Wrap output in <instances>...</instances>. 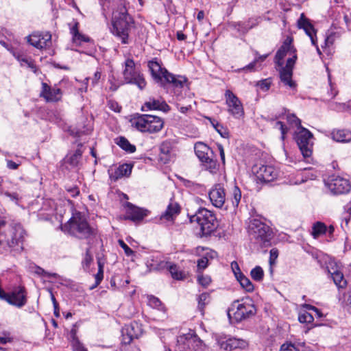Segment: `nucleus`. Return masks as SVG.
I'll list each match as a JSON object with an SVG mask.
<instances>
[{
  "mask_svg": "<svg viewBox=\"0 0 351 351\" xmlns=\"http://www.w3.org/2000/svg\"><path fill=\"white\" fill-rule=\"evenodd\" d=\"M4 220L0 219V247L5 252L20 253L23 250L25 230L20 224H16L7 232Z\"/></svg>",
  "mask_w": 351,
  "mask_h": 351,
  "instance_id": "f257e3e1",
  "label": "nucleus"
},
{
  "mask_svg": "<svg viewBox=\"0 0 351 351\" xmlns=\"http://www.w3.org/2000/svg\"><path fill=\"white\" fill-rule=\"evenodd\" d=\"M112 23V32L121 38L122 43L128 44L129 32L134 21L122 3L113 12Z\"/></svg>",
  "mask_w": 351,
  "mask_h": 351,
  "instance_id": "f03ea898",
  "label": "nucleus"
},
{
  "mask_svg": "<svg viewBox=\"0 0 351 351\" xmlns=\"http://www.w3.org/2000/svg\"><path fill=\"white\" fill-rule=\"evenodd\" d=\"M147 66L152 77L156 83H160L162 86H165V84H171L174 87L181 88L183 86L185 79L181 76L177 78L162 67L156 58L149 60Z\"/></svg>",
  "mask_w": 351,
  "mask_h": 351,
  "instance_id": "7ed1b4c3",
  "label": "nucleus"
},
{
  "mask_svg": "<svg viewBox=\"0 0 351 351\" xmlns=\"http://www.w3.org/2000/svg\"><path fill=\"white\" fill-rule=\"evenodd\" d=\"M62 230L80 239H88L95 234L94 229L80 213L71 218L67 223L62 226Z\"/></svg>",
  "mask_w": 351,
  "mask_h": 351,
  "instance_id": "20e7f679",
  "label": "nucleus"
},
{
  "mask_svg": "<svg viewBox=\"0 0 351 351\" xmlns=\"http://www.w3.org/2000/svg\"><path fill=\"white\" fill-rule=\"evenodd\" d=\"M191 223L196 222L203 236L210 235L218 226L215 215L205 208H199L194 215L189 217Z\"/></svg>",
  "mask_w": 351,
  "mask_h": 351,
  "instance_id": "39448f33",
  "label": "nucleus"
},
{
  "mask_svg": "<svg viewBox=\"0 0 351 351\" xmlns=\"http://www.w3.org/2000/svg\"><path fill=\"white\" fill-rule=\"evenodd\" d=\"M256 313V307L252 300H242V302L234 301L228 308V316L230 320L240 322Z\"/></svg>",
  "mask_w": 351,
  "mask_h": 351,
  "instance_id": "423d86ee",
  "label": "nucleus"
},
{
  "mask_svg": "<svg viewBox=\"0 0 351 351\" xmlns=\"http://www.w3.org/2000/svg\"><path fill=\"white\" fill-rule=\"evenodd\" d=\"M249 233L263 247L270 245L272 231L269 226L258 219H252L249 224Z\"/></svg>",
  "mask_w": 351,
  "mask_h": 351,
  "instance_id": "0eeeda50",
  "label": "nucleus"
},
{
  "mask_svg": "<svg viewBox=\"0 0 351 351\" xmlns=\"http://www.w3.org/2000/svg\"><path fill=\"white\" fill-rule=\"evenodd\" d=\"M194 150L204 169L211 173H215L218 170V165L214 158L213 151L202 142H197L194 145Z\"/></svg>",
  "mask_w": 351,
  "mask_h": 351,
  "instance_id": "6e6552de",
  "label": "nucleus"
},
{
  "mask_svg": "<svg viewBox=\"0 0 351 351\" xmlns=\"http://www.w3.org/2000/svg\"><path fill=\"white\" fill-rule=\"evenodd\" d=\"M124 64L123 75L125 82L136 85L139 90H143L145 88L147 82L143 74L136 68L134 61L131 58H128Z\"/></svg>",
  "mask_w": 351,
  "mask_h": 351,
  "instance_id": "1a4fd4ad",
  "label": "nucleus"
},
{
  "mask_svg": "<svg viewBox=\"0 0 351 351\" xmlns=\"http://www.w3.org/2000/svg\"><path fill=\"white\" fill-rule=\"evenodd\" d=\"M175 351H203V343L197 336H180Z\"/></svg>",
  "mask_w": 351,
  "mask_h": 351,
  "instance_id": "9d476101",
  "label": "nucleus"
},
{
  "mask_svg": "<svg viewBox=\"0 0 351 351\" xmlns=\"http://www.w3.org/2000/svg\"><path fill=\"white\" fill-rule=\"evenodd\" d=\"M312 137V133L303 127L295 134V141L304 158L309 157L311 155L312 143L311 141Z\"/></svg>",
  "mask_w": 351,
  "mask_h": 351,
  "instance_id": "9b49d317",
  "label": "nucleus"
},
{
  "mask_svg": "<svg viewBox=\"0 0 351 351\" xmlns=\"http://www.w3.org/2000/svg\"><path fill=\"white\" fill-rule=\"evenodd\" d=\"M225 97L228 112L236 119L243 117L244 110L239 99L230 90L226 91Z\"/></svg>",
  "mask_w": 351,
  "mask_h": 351,
  "instance_id": "f8f14e48",
  "label": "nucleus"
},
{
  "mask_svg": "<svg viewBox=\"0 0 351 351\" xmlns=\"http://www.w3.org/2000/svg\"><path fill=\"white\" fill-rule=\"evenodd\" d=\"M327 185L330 191L337 195L347 193L351 189L349 180L340 176H332Z\"/></svg>",
  "mask_w": 351,
  "mask_h": 351,
  "instance_id": "ddd939ff",
  "label": "nucleus"
},
{
  "mask_svg": "<svg viewBox=\"0 0 351 351\" xmlns=\"http://www.w3.org/2000/svg\"><path fill=\"white\" fill-rule=\"evenodd\" d=\"M217 341L220 348L224 351H232L237 348H243L247 345V343L243 339L228 338L225 336L218 337Z\"/></svg>",
  "mask_w": 351,
  "mask_h": 351,
  "instance_id": "4468645a",
  "label": "nucleus"
},
{
  "mask_svg": "<svg viewBox=\"0 0 351 351\" xmlns=\"http://www.w3.org/2000/svg\"><path fill=\"white\" fill-rule=\"evenodd\" d=\"M208 197L212 204L219 208L223 206L226 200L225 189L219 184H215L210 190Z\"/></svg>",
  "mask_w": 351,
  "mask_h": 351,
  "instance_id": "2eb2a0df",
  "label": "nucleus"
},
{
  "mask_svg": "<svg viewBox=\"0 0 351 351\" xmlns=\"http://www.w3.org/2000/svg\"><path fill=\"white\" fill-rule=\"evenodd\" d=\"M141 334V329L138 323L132 322L129 325H125L121 330L122 343L128 345L132 341L138 338Z\"/></svg>",
  "mask_w": 351,
  "mask_h": 351,
  "instance_id": "dca6fc26",
  "label": "nucleus"
},
{
  "mask_svg": "<svg viewBox=\"0 0 351 351\" xmlns=\"http://www.w3.org/2000/svg\"><path fill=\"white\" fill-rule=\"evenodd\" d=\"M125 219H130L132 221H139L147 216L149 211L146 209L136 206L130 202L125 203Z\"/></svg>",
  "mask_w": 351,
  "mask_h": 351,
  "instance_id": "f3484780",
  "label": "nucleus"
},
{
  "mask_svg": "<svg viewBox=\"0 0 351 351\" xmlns=\"http://www.w3.org/2000/svg\"><path fill=\"white\" fill-rule=\"evenodd\" d=\"M2 300L7 301L9 304L18 307L24 306L26 303V294L23 287H18L12 293H6Z\"/></svg>",
  "mask_w": 351,
  "mask_h": 351,
  "instance_id": "a211bd4d",
  "label": "nucleus"
},
{
  "mask_svg": "<svg viewBox=\"0 0 351 351\" xmlns=\"http://www.w3.org/2000/svg\"><path fill=\"white\" fill-rule=\"evenodd\" d=\"M256 175L258 180L264 182H269L278 176L279 171L271 165H261L256 170Z\"/></svg>",
  "mask_w": 351,
  "mask_h": 351,
  "instance_id": "6ab92c4d",
  "label": "nucleus"
},
{
  "mask_svg": "<svg viewBox=\"0 0 351 351\" xmlns=\"http://www.w3.org/2000/svg\"><path fill=\"white\" fill-rule=\"evenodd\" d=\"M173 143L171 141H163L160 145L159 160L163 164L169 162L173 158Z\"/></svg>",
  "mask_w": 351,
  "mask_h": 351,
  "instance_id": "aec40b11",
  "label": "nucleus"
},
{
  "mask_svg": "<svg viewBox=\"0 0 351 351\" xmlns=\"http://www.w3.org/2000/svg\"><path fill=\"white\" fill-rule=\"evenodd\" d=\"M295 52V49L291 45V40H286L276 52L275 62L277 66H282L283 65L282 60L287 53L291 55V53H294Z\"/></svg>",
  "mask_w": 351,
  "mask_h": 351,
  "instance_id": "412c9836",
  "label": "nucleus"
},
{
  "mask_svg": "<svg viewBox=\"0 0 351 351\" xmlns=\"http://www.w3.org/2000/svg\"><path fill=\"white\" fill-rule=\"evenodd\" d=\"M141 110L143 111L156 110L167 112L170 110V108L165 101L150 99L149 101L145 103Z\"/></svg>",
  "mask_w": 351,
  "mask_h": 351,
  "instance_id": "4be33fe9",
  "label": "nucleus"
},
{
  "mask_svg": "<svg viewBox=\"0 0 351 351\" xmlns=\"http://www.w3.org/2000/svg\"><path fill=\"white\" fill-rule=\"evenodd\" d=\"M149 114H136L132 119V125L141 132H148L147 120Z\"/></svg>",
  "mask_w": 351,
  "mask_h": 351,
  "instance_id": "5701e85b",
  "label": "nucleus"
},
{
  "mask_svg": "<svg viewBox=\"0 0 351 351\" xmlns=\"http://www.w3.org/2000/svg\"><path fill=\"white\" fill-rule=\"evenodd\" d=\"M180 212V205L175 202H171L168 205L165 212L161 215V219H166L167 221H173L176 217Z\"/></svg>",
  "mask_w": 351,
  "mask_h": 351,
  "instance_id": "b1692460",
  "label": "nucleus"
},
{
  "mask_svg": "<svg viewBox=\"0 0 351 351\" xmlns=\"http://www.w3.org/2000/svg\"><path fill=\"white\" fill-rule=\"evenodd\" d=\"M62 93L58 87H51L45 83V101L56 102L62 98Z\"/></svg>",
  "mask_w": 351,
  "mask_h": 351,
  "instance_id": "393cba45",
  "label": "nucleus"
},
{
  "mask_svg": "<svg viewBox=\"0 0 351 351\" xmlns=\"http://www.w3.org/2000/svg\"><path fill=\"white\" fill-rule=\"evenodd\" d=\"M147 120L149 133L158 132L163 128L164 121L159 117L149 114Z\"/></svg>",
  "mask_w": 351,
  "mask_h": 351,
  "instance_id": "a878e982",
  "label": "nucleus"
},
{
  "mask_svg": "<svg viewBox=\"0 0 351 351\" xmlns=\"http://www.w3.org/2000/svg\"><path fill=\"white\" fill-rule=\"evenodd\" d=\"M297 24L300 29H303L304 30L308 37L312 35H315V29L313 25L310 22V20L305 16L304 13L301 14L297 21Z\"/></svg>",
  "mask_w": 351,
  "mask_h": 351,
  "instance_id": "bb28decb",
  "label": "nucleus"
},
{
  "mask_svg": "<svg viewBox=\"0 0 351 351\" xmlns=\"http://www.w3.org/2000/svg\"><path fill=\"white\" fill-rule=\"evenodd\" d=\"M132 166L130 164L125 163L119 165L113 173L110 176V178L114 181L119 180L123 176H129L132 172Z\"/></svg>",
  "mask_w": 351,
  "mask_h": 351,
  "instance_id": "cd10ccee",
  "label": "nucleus"
},
{
  "mask_svg": "<svg viewBox=\"0 0 351 351\" xmlns=\"http://www.w3.org/2000/svg\"><path fill=\"white\" fill-rule=\"evenodd\" d=\"M331 136L333 140L340 143H348L351 141V132L348 130H335Z\"/></svg>",
  "mask_w": 351,
  "mask_h": 351,
  "instance_id": "c85d7f7f",
  "label": "nucleus"
},
{
  "mask_svg": "<svg viewBox=\"0 0 351 351\" xmlns=\"http://www.w3.org/2000/svg\"><path fill=\"white\" fill-rule=\"evenodd\" d=\"M293 71L281 68L280 69V78L281 82L285 86H288L292 89L296 87V84L292 80Z\"/></svg>",
  "mask_w": 351,
  "mask_h": 351,
  "instance_id": "c756f323",
  "label": "nucleus"
},
{
  "mask_svg": "<svg viewBox=\"0 0 351 351\" xmlns=\"http://www.w3.org/2000/svg\"><path fill=\"white\" fill-rule=\"evenodd\" d=\"M82 156V151L80 148L77 149L74 152L69 153L64 158V162L71 167H77L80 162Z\"/></svg>",
  "mask_w": 351,
  "mask_h": 351,
  "instance_id": "7c9ffc66",
  "label": "nucleus"
},
{
  "mask_svg": "<svg viewBox=\"0 0 351 351\" xmlns=\"http://www.w3.org/2000/svg\"><path fill=\"white\" fill-rule=\"evenodd\" d=\"M115 143L122 149L128 153H134L136 151V146L131 144L124 136H119L115 139Z\"/></svg>",
  "mask_w": 351,
  "mask_h": 351,
  "instance_id": "2f4dec72",
  "label": "nucleus"
},
{
  "mask_svg": "<svg viewBox=\"0 0 351 351\" xmlns=\"http://www.w3.org/2000/svg\"><path fill=\"white\" fill-rule=\"evenodd\" d=\"M234 275L239 282L241 287L248 292H251L254 290V287L250 280L244 276L241 271L237 273L234 271Z\"/></svg>",
  "mask_w": 351,
  "mask_h": 351,
  "instance_id": "473e14b6",
  "label": "nucleus"
},
{
  "mask_svg": "<svg viewBox=\"0 0 351 351\" xmlns=\"http://www.w3.org/2000/svg\"><path fill=\"white\" fill-rule=\"evenodd\" d=\"M256 23L253 24H246L244 22H232L230 27L237 30L241 34H246L250 29L255 27Z\"/></svg>",
  "mask_w": 351,
  "mask_h": 351,
  "instance_id": "72a5a7b5",
  "label": "nucleus"
},
{
  "mask_svg": "<svg viewBox=\"0 0 351 351\" xmlns=\"http://www.w3.org/2000/svg\"><path fill=\"white\" fill-rule=\"evenodd\" d=\"M164 267H166L169 271L170 272L173 278L176 280H182L184 278L183 274L180 271L177 265L175 264H172L169 262H166L164 263Z\"/></svg>",
  "mask_w": 351,
  "mask_h": 351,
  "instance_id": "f704fd0d",
  "label": "nucleus"
},
{
  "mask_svg": "<svg viewBox=\"0 0 351 351\" xmlns=\"http://www.w3.org/2000/svg\"><path fill=\"white\" fill-rule=\"evenodd\" d=\"M241 191L237 186H234L230 195V199L234 208H237L241 199Z\"/></svg>",
  "mask_w": 351,
  "mask_h": 351,
  "instance_id": "c9c22d12",
  "label": "nucleus"
},
{
  "mask_svg": "<svg viewBox=\"0 0 351 351\" xmlns=\"http://www.w3.org/2000/svg\"><path fill=\"white\" fill-rule=\"evenodd\" d=\"M331 274L335 284L339 288H343L346 286V281L343 278V274L338 270H333V271L328 270Z\"/></svg>",
  "mask_w": 351,
  "mask_h": 351,
  "instance_id": "e433bc0d",
  "label": "nucleus"
},
{
  "mask_svg": "<svg viewBox=\"0 0 351 351\" xmlns=\"http://www.w3.org/2000/svg\"><path fill=\"white\" fill-rule=\"evenodd\" d=\"M77 26L78 23H75V25L71 28V34H72L73 42H78L79 43H81L82 41L88 42L89 38L79 32Z\"/></svg>",
  "mask_w": 351,
  "mask_h": 351,
  "instance_id": "4c0bfd02",
  "label": "nucleus"
},
{
  "mask_svg": "<svg viewBox=\"0 0 351 351\" xmlns=\"http://www.w3.org/2000/svg\"><path fill=\"white\" fill-rule=\"evenodd\" d=\"M198 310L201 312L202 315H204V307L206 305L209 304L210 301V296L208 293H203L199 295L198 299Z\"/></svg>",
  "mask_w": 351,
  "mask_h": 351,
  "instance_id": "58836bf2",
  "label": "nucleus"
},
{
  "mask_svg": "<svg viewBox=\"0 0 351 351\" xmlns=\"http://www.w3.org/2000/svg\"><path fill=\"white\" fill-rule=\"evenodd\" d=\"M43 38V37H42L41 34L38 33H34L27 37V43L38 49L43 48L40 43L41 39Z\"/></svg>",
  "mask_w": 351,
  "mask_h": 351,
  "instance_id": "ea45409f",
  "label": "nucleus"
},
{
  "mask_svg": "<svg viewBox=\"0 0 351 351\" xmlns=\"http://www.w3.org/2000/svg\"><path fill=\"white\" fill-rule=\"evenodd\" d=\"M212 125L215 129V130L223 138L228 137V132L226 128H225L221 124H220L217 121L212 119H209Z\"/></svg>",
  "mask_w": 351,
  "mask_h": 351,
  "instance_id": "a19ab883",
  "label": "nucleus"
},
{
  "mask_svg": "<svg viewBox=\"0 0 351 351\" xmlns=\"http://www.w3.org/2000/svg\"><path fill=\"white\" fill-rule=\"evenodd\" d=\"M326 232L327 228L325 224L322 222H317L313 226V235L315 238H317Z\"/></svg>",
  "mask_w": 351,
  "mask_h": 351,
  "instance_id": "79ce46f5",
  "label": "nucleus"
},
{
  "mask_svg": "<svg viewBox=\"0 0 351 351\" xmlns=\"http://www.w3.org/2000/svg\"><path fill=\"white\" fill-rule=\"evenodd\" d=\"M250 275L254 280L260 282L263 279L264 271L261 267L256 266L251 270Z\"/></svg>",
  "mask_w": 351,
  "mask_h": 351,
  "instance_id": "37998d69",
  "label": "nucleus"
},
{
  "mask_svg": "<svg viewBox=\"0 0 351 351\" xmlns=\"http://www.w3.org/2000/svg\"><path fill=\"white\" fill-rule=\"evenodd\" d=\"M148 304L152 308H157L160 311H165V306L161 301L154 295L148 296Z\"/></svg>",
  "mask_w": 351,
  "mask_h": 351,
  "instance_id": "c03bdc74",
  "label": "nucleus"
},
{
  "mask_svg": "<svg viewBox=\"0 0 351 351\" xmlns=\"http://www.w3.org/2000/svg\"><path fill=\"white\" fill-rule=\"evenodd\" d=\"M93 261V256L90 253V247L86 250L84 258L82 262L83 268L86 270L90 267V263Z\"/></svg>",
  "mask_w": 351,
  "mask_h": 351,
  "instance_id": "a18cd8bd",
  "label": "nucleus"
},
{
  "mask_svg": "<svg viewBox=\"0 0 351 351\" xmlns=\"http://www.w3.org/2000/svg\"><path fill=\"white\" fill-rule=\"evenodd\" d=\"M278 256V250L276 248H272L269 252V263L270 265V273H273L272 265L275 264L276 260Z\"/></svg>",
  "mask_w": 351,
  "mask_h": 351,
  "instance_id": "49530a36",
  "label": "nucleus"
},
{
  "mask_svg": "<svg viewBox=\"0 0 351 351\" xmlns=\"http://www.w3.org/2000/svg\"><path fill=\"white\" fill-rule=\"evenodd\" d=\"M298 319L301 323L310 324L313 322L314 318L311 313L304 312L299 315Z\"/></svg>",
  "mask_w": 351,
  "mask_h": 351,
  "instance_id": "de8ad7c7",
  "label": "nucleus"
},
{
  "mask_svg": "<svg viewBox=\"0 0 351 351\" xmlns=\"http://www.w3.org/2000/svg\"><path fill=\"white\" fill-rule=\"evenodd\" d=\"M287 121L291 124L295 125L297 126L299 129H300L302 127L301 125V121L294 114H289L287 116Z\"/></svg>",
  "mask_w": 351,
  "mask_h": 351,
  "instance_id": "09e8293b",
  "label": "nucleus"
},
{
  "mask_svg": "<svg viewBox=\"0 0 351 351\" xmlns=\"http://www.w3.org/2000/svg\"><path fill=\"white\" fill-rule=\"evenodd\" d=\"M291 54L293 55V56L291 58H288V60H287L286 65L285 66H280L281 68L293 71V66L297 59V55L295 54V52Z\"/></svg>",
  "mask_w": 351,
  "mask_h": 351,
  "instance_id": "8fccbe9b",
  "label": "nucleus"
},
{
  "mask_svg": "<svg viewBox=\"0 0 351 351\" xmlns=\"http://www.w3.org/2000/svg\"><path fill=\"white\" fill-rule=\"evenodd\" d=\"M118 242L119 245L124 250L126 256H130L134 254V252L123 240L119 239Z\"/></svg>",
  "mask_w": 351,
  "mask_h": 351,
  "instance_id": "3c124183",
  "label": "nucleus"
},
{
  "mask_svg": "<svg viewBox=\"0 0 351 351\" xmlns=\"http://www.w3.org/2000/svg\"><path fill=\"white\" fill-rule=\"evenodd\" d=\"M271 82L268 79L263 80L257 82L256 86L262 90L267 91L269 90Z\"/></svg>",
  "mask_w": 351,
  "mask_h": 351,
  "instance_id": "603ef678",
  "label": "nucleus"
},
{
  "mask_svg": "<svg viewBox=\"0 0 351 351\" xmlns=\"http://www.w3.org/2000/svg\"><path fill=\"white\" fill-rule=\"evenodd\" d=\"M65 189L72 197H75L80 194V189L77 186H66Z\"/></svg>",
  "mask_w": 351,
  "mask_h": 351,
  "instance_id": "864d4df0",
  "label": "nucleus"
},
{
  "mask_svg": "<svg viewBox=\"0 0 351 351\" xmlns=\"http://www.w3.org/2000/svg\"><path fill=\"white\" fill-rule=\"evenodd\" d=\"M197 280L198 282L204 287H207L211 282V279L208 276H199Z\"/></svg>",
  "mask_w": 351,
  "mask_h": 351,
  "instance_id": "5fc2aeb1",
  "label": "nucleus"
},
{
  "mask_svg": "<svg viewBox=\"0 0 351 351\" xmlns=\"http://www.w3.org/2000/svg\"><path fill=\"white\" fill-rule=\"evenodd\" d=\"M104 278V270L98 269L97 273L95 276V284L90 288L91 289H94L95 287H97Z\"/></svg>",
  "mask_w": 351,
  "mask_h": 351,
  "instance_id": "6e6d98bb",
  "label": "nucleus"
},
{
  "mask_svg": "<svg viewBox=\"0 0 351 351\" xmlns=\"http://www.w3.org/2000/svg\"><path fill=\"white\" fill-rule=\"evenodd\" d=\"M280 351H299V348H296L294 344L284 343L281 346Z\"/></svg>",
  "mask_w": 351,
  "mask_h": 351,
  "instance_id": "4d7b16f0",
  "label": "nucleus"
},
{
  "mask_svg": "<svg viewBox=\"0 0 351 351\" xmlns=\"http://www.w3.org/2000/svg\"><path fill=\"white\" fill-rule=\"evenodd\" d=\"M3 195L10 198V200L14 202L16 204H18V201L19 200V196L17 193H10L8 191H5L3 193Z\"/></svg>",
  "mask_w": 351,
  "mask_h": 351,
  "instance_id": "13d9d810",
  "label": "nucleus"
},
{
  "mask_svg": "<svg viewBox=\"0 0 351 351\" xmlns=\"http://www.w3.org/2000/svg\"><path fill=\"white\" fill-rule=\"evenodd\" d=\"M336 38V34L335 33H330L325 38V45L326 46H330L332 45L335 40Z\"/></svg>",
  "mask_w": 351,
  "mask_h": 351,
  "instance_id": "bf43d9fd",
  "label": "nucleus"
},
{
  "mask_svg": "<svg viewBox=\"0 0 351 351\" xmlns=\"http://www.w3.org/2000/svg\"><path fill=\"white\" fill-rule=\"evenodd\" d=\"M276 128H278L281 131L282 139L284 140L285 135L287 132V128L285 127L284 123L281 121H277L276 123Z\"/></svg>",
  "mask_w": 351,
  "mask_h": 351,
  "instance_id": "052dcab7",
  "label": "nucleus"
},
{
  "mask_svg": "<svg viewBox=\"0 0 351 351\" xmlns=\"http://www.w3.org/2000/svg\"><path fill=\"white\" fill-rule=\"evenodd\" d=\"M73 348L75 351H88V350L78 340L73 342Z\"/></svg>",
  "mask_w": 351,
  "mask_h": 351,
  "instance_id": "680f3d73",
  "label": "nucleus"
},
{
  "mask_svg": "<svg viewBox=\"0 0 351 351\" xmlns=\"http://www.w3.org/2000/svg\"><path fill=\"white\" fill-rule=\"evenodd\" d=\"M255 55V61L258 63L259 62H263L266 60V58L268 57L269 53L265 54V55H260L258 51H254Z\"/></svg>",
  "mask_w": 351,
  "mask_h": 351,
  "instance_id": "e2e57ef3",
  "label": "nucleus"
},
{
  "mask_svg": "<svg viewBox=\"0 0 351 351\" xmlns=\"http://www.w3.org/2000/svg\"><path fill=\"white\" fill-rule=\"evenodd\" d=\"M31 271L32 273H34L35 274H37L38 276H42L44 273V269L40 267H38L36 265H33L30 267Z\"/></svg>",
  "mask_w": 351,
  "mask_h": 351,
  "instance_id": "0e129e2a",
  "label": "nucleus"
},
{
  "mask_svg": "<svg viewBox=\"0 0 351 351\" xmlns=\"http://www.w3.org/2000/svg\"><path fill=\"white\" fill-rule=\"evenodd\" d=\"M208 260L207 258H202L198 260L197 266L199 268L205 269L207 267Z\"/></svg>",
  "mask_w": 351,
  "mask_h": 351,
  "instance_id": "69168bd1",
  "label": "nucleus"
},
{
  "mask_svg": "<svg viewBox=\"0 0 351 351\" xmlns=\"http://www.w3.org/2000/svg\"><path fill=\"white\" fill-rule=\"evenodd\" d=\"M101 73L99 71H96L94 74V77L91 79L92 85L95 86L99 82L101 78Z\"/></svg>",
  "mask_w": 351,
  "mask_h": 351,
  "instance_id": "338daca9",
  "label": "nucleus"
},
{
  "mask_svg": "<svg viewBox=\"0 0 351 351\" xmlns=\"http://www.w3.org/2000/svg\"><path fill=\"white\" fill-rule=\"evenodd\" d=\"M177 108L180 112L186 114L189 110L191 109V105L186 106H181L180 104H177Z\"/></svg>",
  "mask_w": 351,
  "mask_h": 351,
  "instance_id": "774afa93",
  "label": "nucleus"
}]
</instances>
